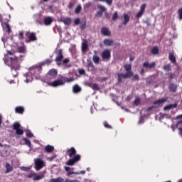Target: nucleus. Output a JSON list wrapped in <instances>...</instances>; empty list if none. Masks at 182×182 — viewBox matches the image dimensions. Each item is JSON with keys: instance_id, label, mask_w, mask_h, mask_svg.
I'll return each instance as SVG.
<instances>
[{"instance_id": "46", "label": "nucleus", "mask_w": 182, "mask_h": 182, "mask_svg": "<svg viewBox=\"0 0 182 182\" xmlns=\"http://www.w3.org/2000/svg\"><path fill=\"white\" fill-rule=\"evenodd\" d=\"M18 52L19 53H25L26 50L24 46H21L18 48Z\"/></svg>"}, {"instance_id": "20", "label": "nucleus", "mask_w": 182, "mask_h": 182, "mask_svg": "<svg viewBox=\"0 0 182 182\" xmlns=\"http://www.w3.org/2000/svg\"><path fill=\"white\" fill-rule=\"evenodd\" d=\"M124 68L127 73H130V76L132 77L134 74L132 72V65H131V64H126Z\"/></svg>"}, {"instance_id": "58", "label": "nucleus", "mask_w": 182, "mask_h": 182, "mask_svg": "<svg viewBox=\"0 0 182 182\" xmlns=\"http://www.w3.org/2000/svg\"><path fill=\"white\" fill-rule=\"evenodd\" d=\"M18 38L19 39H23V32H20L18 33Z\"/></svg>"}, {"instance_id": "44", "label": "nucleus", "mask_w": 182, "mask_h": 182, "mask_svg": "<svg viewBox=\"0 0 182 182\" xmlns=\"http://www.w3.org/2000/svg\"><path fill=\"white\" fill-rule=\"evenodd\" d=\"M103 124L106 129H112V126L109 124V123L107 121L104 122Z\"/></svg>"}, {"instance_id": "21", "label": "nucleus", "mask_w": 182, "mask_h": 182, "mask_svg": "<svg viewBox=\"0 0 182 182\" xmlns=\"http://www.w3.org/2000/svg\"><path fill=\"white\" fill-rule=\"evenodd\" d=\"M64 168H65V171L67 172L68 177H69V176H72V174H79V173H77V172L70 171V168L69 166H65Z\"/></svg>"}, {"instance_id": "63", "label": "nucleus", "mask_w": 182, "mask_h": 182, "mask_svg": "<svg viewBox=\"0 0 182 182\" xmlns=\"http://www.w3.org/2000/svg\"><path fill=\"white\" fill-rule=\"evenodd\" d=\"M65 182H77L76 180L65 179Z\"/></svg>"}, {"instance_id": "35", "label": "nucleus", "mask_w": 182, "mask_h": 182, "mask_svg": "<svg viewBox=\"0 0 182 182\" xmlns=\"http://www.w3.org/2000/svg\"><path fill=\"white\" fill-rule=\"evenodd\" d=\"M63 22L65 25H70L72 23V19L70 18H64Z\"/></svg>"}, {"instance_id": "29", "label": "nucleus", "mask_w": 182, "mask_h": 182, "mask_svg": "<svg viewBox=\"0 0 182 182\" xmlns=\"http://www.w3.org/2000/svg\"><path fill=\"white\" fill-rule=\"evenodd\" d=\"M23 141H24L25 144L29 147V149H32V144L31 141L28 139V138H23Z\"/></svg>"}, {"instance_id": "51", "label": "nucleus", "mask_w": 182, "mask_h": 182, "mask_svg": "<svg viewBox=\"0 0 182 182\" xmlns=\"http://www.w3.org/2000/svg\"><path fill=\"white\" fill-rule=\"evenodd\" d=\"M55 159H56V155H53L50 157H48V160H49V161H53V160H55Z\"/></svg>"}, {"instance_id": "31", "label": "nucleus", "mask_w": 182, "mask_h": 182, "mask_svg": "<svg viewBox=\"0 0 182 182\" xmlns=\"http://www.w3.org/2000/svg\"><path fill=\"white\" fill-rule=\"evenodd\" d=\"M169 60H171V62H172V63H176V57L174 56L173 53H169Z\"/></svg>"}, {"instance_id": "62", "label": "nucleus", "mask_w": 182, "mask_h": 182, "mask_svg": "<svg viewBox=\"0 0 182 182\" xmlns=\"http://www.w3.org/2000/svg\"><path fill=\"white\" fill-rule=\"evenodd\" d=\"M134 79L135 80H139V75H138V74L134 75Z\"/></svg>"}, {"instance_id": "10", "label": "nucleus", "mask_w": 182, "mask_h": 182, "mask_svg": "<svg viewBox=\"0 0 182 182\" xmlns=\"http://www.w3.org/2000/svg\"><path fill=\"white\" fill-rule=\"evenodd\" d=\"M26 36H28V39L26 42H35V41L38 40V38L36 37V33L32 32L29 33V31H27L26 33Z\"/></svg>"}, {"instance_id": "23", "label": "nucleus", "mask_w": 182, "mask_h": 182, "mask_svg": "<svg viewBox=\"0 0 182 182\" xmlns=\"http://www.w3.org/2000/svg\"><path fill=\"white\" fill-rule=\"evenodd\" d=\"M92 60H93L94 63H95L96 65H99V63H102V58L100 59V58L99 56H97V55H93Z\"/></svg>"}, {"instance_id": "38", "label": "nucleus", "mask_w": 182, "mask_h": 182, "mask_svg": "<svg viewBox=\"0 0 182 182\" xmlns=\"http://www.w3.org/2000/svg\"><path fill=\"white\" fill-rule=\"evenodd\" d=\"M26 135L27 137H29V139H32V137L33 136V134H32L31 130H27L26 132Z\"/></svg>"}, {"instance_id": "37", "label": "nucleus", "mask_w": 182, "mask_h": 182, "mask_svg": "<svg viewBox=\"0 0 182 182\" xmlns=\"http://www.w3.org/2000/svg\"><path fill=\"white\" fill-rule=\"evenodd\" d=\"M151 53L152 55H158L159 53V49L157 48V47H154L152 49H151Z\"/></svg>"}, {"instance_id": "41", "label": "nucleus", "mask_w": 182, "mask_h": 182, "mask_svg": "<svg viewBox=\"0 0 182 182\" xmlns=\"http://www.w3.org/2000/svg\"><path fill=\"white\" fill-rule=\"evenodd\" d=\"M164 70H166V72H169L171 70V65L166 64L164 66Z\"/></svg>"}, {"instance_id": "25", "label": "nucleus", "mask_w": 182, "mask_h": 182, "mask_svg": "<svg viewBox=\"0 0 182 182\" xmlns=\"http://www.w3.org/2000/svg\"><path fill=\"white\" fill-rule=\"evenodd\" d=\"M53 150H55V146H53L52 145H47L45 147L46 153H52V151H53Z\"/></svg>"}, {"instance_id": "53", "label": "nucleus", "mask_w": 182, "mask_h": 182, "mask_svg": "<svg viewBox=\"0 0 182 182\" xmlns=\"http://www.w3.org/2000/svg\"><path fill=\"white\" fill-rule=\"evenodd\" d=\"M74 23L75 25H79V23H80V18H75Z\"/></svg>"}, {"instance_id": "17", "label": "nucleus", "mask_w": 182, "mask_h": 182, "mask_svg": "<svg viewBox=\"0 0 182 182\" xmlns=\"http://www.w3.org/2000/svg\"><path fill=\"white\" fill-rule=\"evenodd\" d=\"M178 107V103L170 104L164 107V110L168 111L173 109H176Z\"/></svg>"}, {"instance_id": "16", "label": "nucleus", "mask_w": 182, "mask_h": 182, "mask_svg": "<svg viewBox=\"0 0 182 182\" xmlns=\"http://www.w3.org/2000/svg\"><path fill=\"white\" fill-rule=\"evenodd\" d=\"M101 33L104 36H110V35L112 34V32H110V31H109V28H107V27H103L101 29Z\"/></svg>"}, {"instance_id": "42", "label": "nucleus", "mask_w": 182, "mask_h": 182, "mask_svg": "<svg viewBox=\"0 0 182 182\" xmlns=\"http://www.w3.org/2000/svg\"><path fill=\"white\" fill-rule=\"evenodd\" d=\"M92 90H95V91H99L100 90V87H99V85L93 84L92 85Z\"/></svg>"}, {"instance_id": "47", "label": "nucleus", "mask_w": 182, "mask_h": 182, "mask_svg": "<svg viewBox=\"0 0 182 182\" xmlns=\"http://www.w3.org/2000/svg\"><path fill=\"white\" fill-rule=\"evenodd\" d=\"M85 86H87L88 87H92V81H85L84 82Z\"/></svg>"}, {"instance_id": "56", "label": "nucleus", "mask_w": 182, "mask_h": 182, "mask_svg": "<svg viewBox=\"0 0 182 182\" xmlns=\"http://www.w3.org/2000/svg\"><path fill=\"white\" fill-rule=\"evenodd\" d=\"M69 59L68 58H65L63 60V65H66L67 63H69Z\"/></svg>"}, {"instance_id": "60", "label": "nucleus", "mask_w": 182, "mask_h": 182, "mask_svg": "<svg viewBox=\"0 0 182 182\" xmlns=\"http://www.w3.org/2000/svg\"><path fill=\"white\" fill-rule=\"evenodd\" d=\"M104 1L107 2L109 5H112L113 3V0H104Z\"/></svg>"}, {"instance_id": "6", "label": "nucleus", "mask_w": 182, "mask_h": 182, "mask_svg": "<svg viewBox=\"0 0 182 182\" xmlns=\"http://www.w3.org/2000/svg\"><path fill=\"white\" fill-rule=\"evenodd\" d=\"M48 86H51L52 87H58V86H63L65 85V81L63 80H55L53 82L47 81Z\"/></svg>"}, {"instance_id": "8", "label": "nucleus", "mask_w": 182, "mask_h": 182, "mask_svg": "<svg viewBox=\"0 0 182 182\" xmlns=\"http://www.w3.org/2000/svg\"><path fill=\"white\" fill-rule=\"evenodd\" d=\"M13 129L16 131L17 136H22L23 134V130L21 129V124L19 122H14L13 124Z\"/></svg>"}, {"instance_id": "3", "label": "nucleus", "mask_w": 182, "mask_h": 182, "mask_svg": "<svg viewBox=\"0 0 182 182\" xmlns=\"http://www.w3.org/2000/svg\"><path fill=\"white\" fill-rule=\"evenodd\" d=\"M112 58V51L109 49H105L101 53V59L102 62H109Z\"/></svg>"}, {"instance_id": "1", "label": "nucleus", "mask_w": 182, "mask_h": 182, "mask_svg": "<svg viewBox=\"0 0 182 182\" xmlns=\"http://www.w3.org/2000/svg\"><path fill=\"white\" fill-rule=\"evenodd\" d=\"M3 60L5 65L9 66L11 70H18L19 69V63L22 62V59L15 55V51L7 50V54L4 55Z\"/></svg>"}, {"instance_id": "18", "label": "nucleus", "mask_w": 182, "mask_h": 182, "mask_svg": "<svg viewBox=\"0 0 182 182\" xmlns=\"http://www.w3.org/2000/svg\"><path fill=\"white\" fill-rule=\"evenodd\" d=\"M98 9L100 11L97 12V16H102V15H103V12H106V8L102 5H99Z\"/></svg>"}, {"instance_id": "2", "label": "nucleus", "mask_w": 182, "mask_h": 182, "mask_svg": "<svg viewBox=\"0 0 182 182\" xmlns=\"http://www.w3.org/2000/svg\"><path fill=\"white\" fill-rule=\"evenodd\" d=\"M67 154L69 156L70 159H69L66 164L67 166H75L76 163L80 161L81 156L79 154H76V149L75 147H71L67 150Z\"/></svg>"}, {"instance_id": "7", "label": "nucleus", "mask_w": 182, "mask_h": 182, "mask_svg": "<svg viewBox=\"0 0 182 182\" xmlns=\"http://www.w3.org/2000/svg\"><path fill=\"white\" fill-rule=\"evenodd\" d=\"M34 163H35V168L37 171H39V170L45 167V162L39 158L36 159L34 160Z\"/></svg>"}, {"instance_id": "40", "label": "nucleus", "mask_w": 182, "mask_h": 182, "mask_svg": "<svg viewBox=\"0 0 182 182\" xmlns=\"http://www.w3.org/2000/svg\"><path fill=\"white\" fill-rule=\"evenodd\" d=\"M117 19H119V14L117 11H115L112 16V21H117Z\"/></svg>"}, {"instance_id": "24", "label": "nucleus", "mask_w": 182, "mask_h": 182, "mask_svg": "<svg viewBox=\"0 0 182 182\" xmlns=\"http://www.w3.org/2000/svg\"><path fill=\"white\" fill-rule=\"evenodd\" d=\"M73 93H80L82 92V87H80L77 84H75L73 86Z\"/></svg>"}, {"instance_id": "30", "label": "nucleus", "mask_w": 182, "mask_h": 182, "mask_svg": "<svg viewBox=\"0 0 182 182\" xmlns=\"http://www.w3.org/2000/svg\"><path fill=\"white\" fill-rule=\"evenodd\" d=\"M6 173H11V171H14V168L11 166L10 164H6Z\"/></svg>"}, {"instance_id": "54", "label": "nucleus", "mask_w": 182, "mask_h": 182, "mask_svg": "<svg viewBox=\"0 0 182 182\" xmlns=\"http://www.w3.org/2000/svg\"><path fill=\"white\" fill-rule=\"evenodd\" d=\"M145 23L147 25V26H151V20L149 18H147L145 21Z\"/></svg>"}, {"instance_id": "61", "label": "nucleus", "mask_w": 182, "mask_h": 182, "mask_svg": "<svg viewBox=\"0 0 182 182\" xmlns=\"http://www.w3.org/2000/svg\"><path fill=\"white\" fill-rule=\"evenodd\" d=\"M168 75L169 76V79H173L174 75L172 73H168Z\"/></svg>"}, {"instance_id": "48", "label": "nucleus", "mask_w": 182, "mask_h": 182, "mask_svg": "<svg viewBox=\"0 0 182 182\" xmlns=\"http://www.w3.org/2000/svg\"><path fill=\"white\" fill-rule=\"evenodd\" d=\"M179 19L182 21V7L178 10Z\"/></svg>"}, {"instance_id": "19", "label": "nucleus", "mask_w": 182, "mask_h": 182, "mask_svg": "<svg viewBox=\"0 0 182 182\" xmlns=\"http://www.w3.org/2000/svg\"><path fill=\"white\" fill-rule=\"evenodd\" d=\"M143 66H144V68H148L149 69H153V68H155L156 63L154 62L149 63L148 61H146L143 63Z\"/></svg>"}, {"instance_id": "50", "label": "nucleus", "mask_w": 182, "mask_h": 182, "mask_svg": "<svg viewBox=\"0 0 182 182\" xmlns=\"http://www.w3.org/2000/svg\"><path fill=\"white\" fill-rule=\"evenodd\" d=\"M88 49H89V47H88V46H82V52H83L84 53H86V52H87Z\"/></svg>"}, {"instance_id": "12", "label": "nucleus", "mask_w": 182, "mask_h": 182, "mask_svg": "<svg viewBox=\"0 0 182 182\" xmlns=\"http://www.w3.org/2000/svg\"><path fill=\"white\" fill-rule=\"evenodd\" d=\"M130 75V73H126L125 74L118 73V82L120 83L121 82H122L123 79H128L129 77H132Z\"/></svg>"}, {"instance_id": "9", "label": "nucleus", "mask_w": 182, "mask_h": 182, "mask_svg": "<svg viewBox=\"0 0 182 182\" xmlns=\"http://www.w3.org/2000/svg\"><path fill=\"white\" fill-rule=\"evenodd\" d=\"M28 178H33L34 181H38V180H42V178H45L44 174L38 175L36 173H31L28 175Z\"/></svg>"}, {"instance_id": "55", "label": "nucleus", "mask_w": 182, "mask_h": 182, "mask_svg": "<svg viewBox=\"0 0 182 182\" xmlns=\"http://www.w3.org/2000/svg\"><path fill=\"white\" fill-rule=\"evenodd\" d=\"M73 5H75V4L70 1L68 5V9H72V8H73Z\"/></svg>"}, {"instance_id": "13", "label": "nucleus", "mask_w": 182, "mask_h": 182, "mask_svg": "<svg viewBox=\"0 0 182 182\" xmlns=\"http://www.w3.org/2000/svg\"><path fill=\"white\" fill-rule=\"evenodd\" d=\"M146 7V4H143L140 8L139 11L136 14L135 18L136 19H139V18H141L142 15L144 14L145 9Z\"/></svg>"}, {"instance_id": "32", "label": "nucleus", "mask_w": 182, "mask_h": 182, "mask_svg": "<svg viewBox=\"0 0 182 182\" xmlns=\"http://www.w3.org/2000/svg\"><path fill=\"white\" fill-rule=\"evenodd\" d=\"M50 63H52V59L47 58L43 61L41 65V66H45V65H50Z\"/></svg>"}, {"instance_id": "36", "label": "nucleus", "mask_w": 182, "mask_h": 182, "mask_svg": "<svg viewBox=\"0 0 182 182\" xmlns=\"http://www.w3.org/2000/svg\"><path fill=\"white\" fill-rule=\"evenodd\" d=\"M64 180L63 178L59 177V178H52L50 180V182H63Z\"/></svg>"}, {"instance_id": "49", "label": "nucleus", "mask_w": 182, "mask_h": 182, "mask_svg": "<svg viewBox=\"0 0 182 182\" xmlns=\"http://www.w3.org/2000/svg\"><path fill=\"white\" fill-rule=\"evenodd\" d=\"M140 102H141V100L139 98H136L135 101H134V105L136 106H139L140 105Z\"/></svg>"}, {"instance_id": "39", "label": "nucleus", "mask_w": 182, "mask_h": 182, "mask_svg": "<svg viewBox=\"0 0 182 182\" xmlns=\"http://www.w3.org/2000/svg\"><path fill=\"white\" fill-rule=\"evenodd\" d=\"M176 128L178 129V130H181L182 129V120L181 121H178V123H176Z\"/></svg>"}, {"instance_id": "22", "label": "nucleus", "mask_w": 182, "mask_h": 182, "mask_svg": "<svg viewBox=\"0 0 182 182\" xmlns=\"http://www.w3.org/2000/svg\"><path fill=\"white\" fill-rule=\"evenodd\" d=\"M23 112H25V108L22 106L16 107L15 112L18 114H23Z\"/></svg>"}, {"instance_id": "52", "label": "nucleus", "mask_w": 182, "mask_h": 182, "mask_svg": "<svg viewBox=\"0 0 182 182\" xmlns=\"http://www.w3.org/2000/svg\"><path fill=\"white\" fill-rule=\"evenodd\" d=\"M156 108H157V106L153 105V106L149 107L148 109H147V110H148V112H150V111H151L152 109H156Z\"/></svg>"}, {"instance_id": "11", "label": "nucleus", "mask_w": 182, "mask_h": 182, "mask_svg": "<svg viewBox=\"0 0 182 182\" xmlns=\"http://www.w3.org/2000/svg\"><path fill=\"white\" fill-rule=\"evenodd\" d=\"M62 60H63V50L62 49H59L58 50L57 56L55 59V61L56 62V63H58V65H59V63H60Z\"/></svg>"}, {"instance_id": "27", "label": "nucleus", "mask_w": 182, "mask_h": 182, "mask_svg": "<svg viewBox=\"0 0 182 182\" xmlns=\"http://www.w3.org/2000/svg\"><path fill=\"white\" fill-rule=\"evenodd\" d=\"M114 41L112 39H105L104 40V44L106 46H113Z\"/></svg>"}, {"instance_id": "14", "label": "nucleus", "mask_w": 182, "mask_h": 182, "mask_svg": "<svg viewBox=\"0 0 182 182\" xmlns=\"http://www.w3.org/2000/svg\"><path fill=\"white\" fill-rule=\"evenodd\" d=\"M167 101V98H162L160 100H155L153 104L155 107H159L161 105L164 104Z\"/></svg>"}, {"instance_id": "59", "label": "nucleus", "mask_w": 182, "mask_h": 182, "mask_svg": "<svg viewBox=\"0 0 182 182\" xmlns=\"http://www.w3.org/2000/svg\"><path fill=\"white\" fill-rule=\"evenodd\" d=\"M82 46H87V41L83 40L82 43Z\"/></svg>"}, {"instance_id": "45", "label": "nucleus", "mask_w": 182, "mask_h": 182, "mask_svg": "<svg viewBox=\"0 0 182 182\" xmlns=\"http://www.w3.org/2000/svg\"><path fill=\"white\" fill-rule=\"evenodd\" d=\"M64 80H65L64 82L69 83L70 82H73V80H75V78L73 77H71L70 78H65Z\"/></svg>"}, {"instance_id": "5", "label": "nucleus", "mask_w": 182, "mask_h": 182, "mask_svg": "<svg viewBox=\"0 0 182 182\" xmlns=\"http://www.w3.org/2000/svg\"><path fill=\"white\" fill-rule=\"evenodd\" d=\"M56 76H58V70L55 69H51L48 72L46 76V80H47V82H50V80L56 79Z\"/></svg>"}, {"instance_id": "33", "label": "nucleus", "mask_w": 182, "mask_h": 182, "mask_svg": "<svg viewBox=\"0 0 182 182\" xmlns=\"http://www.w3.org/2000/svg\"><path fill=\"white\" fill-rule=\"evenodd\" d=\"M80 12H82V6L80 4H77L75 9V14H78Z\"/></svg>"}, {"instance_id": "43", "label": "nucleus", "mask_w": 182, "mask_h": 182, "mask_svg": "<svg viewBox=\"0 0 182 182\" xmlns=\"http://www.w3.org/2000/svg\"><path fill=\"white\" fill-rule=\"evenodd\" d=\"M78 73L81 76H85V75H86V72L83 69H78Z\"/></svg>"}, {"instance_id": "34", "label": "nucleus", "mask_w": 182, "mask_h": 182, "mask_svg": "<svg viewBox=\"0 0 182 182\" xmlns=\"http://www.w3.org/2000/svg\"><path fill=\"white\" fill-rule=\"evenodd\" d=\"M124 19L123 25H127L128 22H129V16L127 14H124Z\"/></svg>"}, {"instance_id": "26", "label": "nucleus", "mask_w": 182, "mask_h": 182, "mask_svg": "<svg viewBox=\"0 0 182 182\" xmlns=\"http://www.w3.org/2000/svg\"><path fill=\"white\" fill-rule=\"evenodd\" d=\"M168 89L170 92L175 93L177 90V86L173 83H171L168 86Z\"/></svg>"}, {"instance_id": "28", "label": "nucleus", "mask_w": 182, "mask_h": 182, "mask_svg": "<svg viewBox=\"0 0 182 182\" xmlns=\"http://www.w3.org/2000/svg\"><path fill=\"white\" fill-rule=\"evenodd\" d=\"M44 25H50L53 22L52 18L46 17L43 20Z\"/></svg>"}, {"instance_id": "4", "label": "nucleus", "mask_w": 182, "mask_h": 182, "mask_svg": "<svg viewBox=\"0 0 182 182\" xmlns=\"http://www.w3.org/2000/svg\"><path fill=\"white\" fill-rule=\"evenodd\" d=\"M29 72L33 76H38V75H41V73L42 72V66L33 65L29 68Z\"/></svg>"}, {"instance_id": "15", "label": "nucleus", "mask_w": 182, "mask_h": 182, "mask_svg": "<svg viewBox=\"0 0 182 182\" xmlns=\"http://www.w3.org/2000/svg\"><path fill=\"white\" fill-rule=\"evenodd\" d=\"M3 29H4V32L8 33L9 35L10 33H12V30L11 29V26H9V24L8 23H4L3 24Z\"/></svg>"}, {"instance_id": "57", "label": "nucleus", "mask_w": 182, "mask_h": 182, "mask_svg": "<svg viewBox=\"0 0 182 182\" xmlns=\"http://www.w3.org/2000/svg\"><path fill=\"white\" fill-rule=\"evenodd\" d=\"M21 170H23V171H29V168L25 167V166H22L21 168Z\"/></svg>"}, {"instance_id": "64", "label": "nucleus", "mask_w": 182, "mask_h": 182, "mask_svg": "<svg viewBox=\"0 0 182 182\" xmlns=\"http://www.w3.org/2000/svg\"><path fill=\"white\" fill-rule=\"evenodd\" d=\"M90 5H92L90 3H87L85 4V8H90Z\"/></svg>"}]
</instances>
